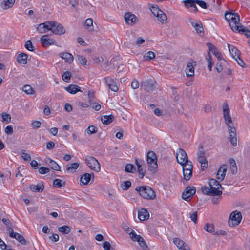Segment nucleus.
Here are the masks:
<instances>
[{
	"label": "nucleus",
	"instance_id": "f257e3e1",
	"mask_svg": "<svg viewBox=\"0 0 250 250\" xmlns=\"http://www.w3.org/2000/svg\"><path fill=\"white\" fill-rule=\"evenodd\" d=\"M139 195L144 199L153 200L156 198L155 191L150 187L147 186H143L137 187L135 189Z\"/></svg>",
	"mask_w": 250,
	"mask_h": 250
},
{
	"label": "nucleus",
	"instance_id": "f03ea898",
	"mask_svg": "<svg viewBox=\"0 0 250 250\" xmlns=\"http://www.w3.org/2000/svg\"><path fill=\"white\" fill-rule=\"evenodd\" d=\"M157 157L155 153L152 151L147 153V162L148 166V170L152 173L156 172L158 165L157 164Z\"/></svg>",
	"mask_w": 250,
	"mask_h": 250
},
{
	"label": "nucleus",
	"instance_id": "7ed1b4c3",
	"mask_svg": "<svg viewBox=\"0 0 250 250\" xmlns=\"http://www.w3.org/2000/svg\"><path fill=\"white\" fill-rule=\"evenodd\" d=\"M156 82L154 78H150L141 82V88L148 92H152L155 91L156 86Z\"/></svg>",
	"mask_w": 250,
	"mask_h": 250
},
{
	"label": "nucleus",
	"instance_id": "20e7f679",
	"mask_svg": "<svg viewBox=\"0 0 250 250\" xmlns=\"http://www.w3.org/2000/svg\"><path fill=\"white\" fill-rule=\"evenodd\" d=\"M85 161L87 166L91 170L97 172L100 171V164L95 158L91 156H86Z\"/></svg>",
	"mask_w": 250,
	"mask_h": 250
},
{
	"label": "nucleus",
	"instance_id": "39448f33",
	"mask_svg": "<svg viewBox=\"0 0 250 250\" xmlns=\"http://www.w3.org/2000/svg\"><path fill=\"white\" fill-rule=\"evenodd\" d=\"M242 219V214L237 210L231 213L229 220V225L230 227H234L238 225Z\"/></svg>",
	"mask_w": 250,
	"mask_h": 250
},
{
	"label": "nucleus",
	"instance_id": "423d86ee",
	"mask_svg": "<svg viewBox=\"0 0 250 250\" xmlns=\"http://www.w3.org/2000/svg\"><path fill=\"white\" fill-rule=\"evenodd\" d=\"M202 190L205 194L209 196H220L222 194V189L218 188V187L213 188L212 187L204 186L202 187Z\"/></svg>",
	"mask_w": 250,
	"mask_h": 250
},
{
	"label": "nucleus",
	"instance_id": "0eeeda50",
	"mask_svg": "<svg viewBox=\"0 0 250 250\" xmlns=\"http://www.w3.org/2000/svg\"><path fill=\"white\" fill-rule=\"evenodd\" d=\"M176 159L177 162L183 167H184L188 162V158L187 153L181 148L176 153Z\"/></svg>",
	"mask_w": 250,
	"mask_h": 250
},
{
	"label": "nucleus",
	"instance_id": "6e6552de",
	"mask_svg": "<svg viewBox=\"0 0 250 250\" xmlns=\"http://www.w3.org/2000/svg\"><path fill=\"white\" fill-rule=\"evenodd\" d=\"M7 230L8 231L9 235L11 238H15L22 245L27 244V242L25 239L24 237L22 235L20 234L19 233L14 232L11 227L9 226H7Z\"/></svg>",
	"mask_w": 250,
	"mask_h": 250
},
{
	"label": "nucleus",
	"instance_id": "1a4fd4ad",
	"mask_svg": "<svg viewBox=\"0 0 250 250\" xmlns=\"http://www.w3.org/2000/svg\"><path fill=\"white\" fill-rule=\"evenodd\" d=\"M51 23L50 31L54 34L62 35L65 33V30L62 24L55 21H51Z\"/></svg>",
	"mask_w": 250,
	"mask_h": 250
},
{
	"label": "nucleus",
	"instance_id": "9d476101",
	"mask_svg": "<svg viewBox=\"0 0 250 250\" xmlns=\"http://www.w3.org/2000/svg\"><path fill=\"white\" fill-rule=\"evenodd\" d=\"M124 19L126 23L130 26H133L139 22L137 17L131 12L125 13Z\"/></svg>",
	"mask_w": 250,
	"mask_h": 250
},
{
	"label": "nucleus",
	"instance_id": "9b49d317",
	"mask_svg": "<svg viewBox=\"0 0 250 250\" xmlns=\"http://www.w3.org/2000/svg\"><path fill=\"white\" fill-rule=\"evenodd\" d=\"M240 21L239 16L237 13H234L233 16L231 18L230 21H229V24L231 29L234 32L239 28L240 25H239Z\"/></svg>",
	"mask_w": 250,
	"mask_h": 250
},
{
	"label": "nucleus",
	"instance_id": "f8f14e48",
	"mask_svg": "<svg viewBox=\"0 0 250 250\" xmlns=\"http://www.w3.org/2000/svg\"><path fill=\"white\" fill-rule=\"evenodd\" d=\"M189 21L192 26L195 29L196 32L201 36H203L204 32L201 22L191 19L189 20Z\"/></svg>",
	"mask_w": 250,
	"mask_h": 250
},
{
	"label": "nucleus",
	"instance_id": "ddd939ff",
	"mask_svg": "<svg viewBox=\"0 0 250 250\" xmlns=\"http://www.w3.org/2000/svg\"><path fill=\"white\" fill-rule=\"evenodd\" d=\"M196 188L194 187H188L185 191L182 194V198L188 201L190 198L195 194Z\"/></svg>",
	"mask_w": 250,
	"mask_h": 250
},
{
	"label": "nucleus",
	"instance_id": "4468645a",
	"mask_svg": "<svg viewBox=\"0 0 250 250\" xmlns=\"http://www.w3.org/2000/svg\"><path fill=\"white\" fill-rule=\"evenodd\" d=\"M228 129L229 141L233 146H237L236 129L233 126H229Z\"/></svg>",
	"mask_w": 250,
	"mask_h": 250
},
{
	"label": "nucleus",
	"instance_id": "2eb2a0df",
	"mask_svg": "<svg viewBox=\"0 0 250 250\" xmlns=\"http://www.w3.org/2000/svg\"><path fill=\"white\" fill-rule=\"evenodd\" d=\"M104 82L108 85L109 88L112 91L117 92L119 88L116 82L110 77H106L104 79Z\"/></svg>",
	"mask_w": 250,
	"mask_h": 250
},
{
	"label": "nucleus",
	"instance_id": "dca6fc26",
	"mask_svg": "<svg viewBox=\"0 0 250 250\" xmlns=\"http://www.w3.org/2000/svg\"><path fill=\"white\" fill-rule=\"evenodd\" d=\"M51 21H48L44 23H40L37 27V30L40 33H44L47 31L50 30L51 26Z\"/></svg>",
	"mask_w": 250,
	"mask_h": 250
},
{
	"label": "nucleus",
	"instance_id": "f3484780",
	"mask_svg": "<svg viewBox=\"0 0 250 250\" xmlns=\"http://www.w3.org/2000/svg\"><path fill=\"white\" fill-rule=\"evenodd\" d=\"M47 35H43L40 38V42L42 44V45L44 47L49 46L52 44H54L56 43V41L50 38H46Z\"/></svg>",
	"mask_w": 250,
	"mask_h": 250
},
{
	"label": "nucleus",
	"instance_id": "a211bd4d",
	"mask_svg": "<svg viewBox=\"0 0 250 250\" xmlns=\"http://www.w3.org/2000/svg\"><path fill=\"white\" fill-rule=\"evenodd\" d=\"M149 214L145 208H142L138 212V217L140 221H144L149 218Z\"/></svg>",
	"mask_w": 250,
	"mask_h": 250
},
{
	"label": "nucleus",
	"instance_id": "6ab92c4d",
	"mask_svg": "<svg viewBox=\"0 0 250 250\" xmlns=\"http://www.w3.org/2000/svg\"><path fill=\"white\" fill-rule=\"evenodd\" d=\"M227 169V167L226 165H223L220 167L217 174L216 178L218 180H220L221 181H222L224 179L226 175Z\"/></svg>",
	"mask_w": 250,
	"mask_h": 250
},
{
	"label": "nucleus",
	"instance_id": "aec40b11",
	"mask_svg": "<svg viewBox=\"0 0 250 250\" xmlns=\"http://www.w3.org/2000/svg\"><path fill=\"white\" fill-rule=\"evenodd\" d=\"M229 50L231 54L232 58L235 59V58H239V56H240L241 52L235 46L233 45H231L229 44H228Z\"/></svg>",
	"mask_w": 250,
	"mask_h": 250
},
{
	"label": "nucleus",
	"instance_id": "412c9836",
	"mask_svg": "<svg viewBox=\"0 0 250 250\" xmlns=\"http://www.w3.org/2000/svg\"><path fill=\"white\" fill-rule=\"evenodd\" d=\"M185 71L187 77H192L194 76V67L192 62H189L188 63Z\"/></svg>",
	"mask_w": 250,
	"mask_h": 250
},
{
	"label": "nucleus",
	"instance_id": "4be33fe9",
	"mask_svg": "<svg viewBox=\"0 0 250 250\" xmlns=\"http://www.w3.org/2000/svg\"><path fill=\"white\" fill-rule=\"evenodd\" d=\"M15 0H3L0 4V7L4 10L11 8L14 5Z\"/></svg>",
	"mask_w": 250,
	"mask_h": 250
},
{
	"label": "nucleus",
	"instance_id": "5701e85b",
	"mask_svg": "<svg viewBox=\"0 0 250 250\" xmlns=\"http://www.w3.org/2000/svg\"><path fill=\"white\" fill-rule=\"evenodd\" d=\"M59 56L62 59L69 63H71L73 61V55L68 52H62L59 54Z\"/></svg>",
	"mask_w": 250,
	"mask_h": 250
},
{
	"label": "nucleus",
	"instance_id": "b1692460",
	"mask_svg": "<svg viewBox=\"0 0 250 250\" xmlns=\"http://www.w3.org/2000/svg\"><path fill=\"white\" fill-rule=\"evenodd\" d=\"M91 176L94 177V173H85L83 175L80 179L81 182L83 185H87L90 181Z\"/></svg>",
	"mask_w": 250,
	"mask_h": 250
},
{
	"label": "nucleus",
	"instance_id": "393cba45",
	"mask_svg": "<svg viewBox=\"0 0 250 250\" xmlns=\"http://www.w3.org/2000/svg\"><path fill=\"white\" fill-rule=\"evenodd\" d=\"M27 55L24 53H21L18 55L17 58V61L19 63L26 64L27 62Z\"/></svg>",
	"mask_w": 250,
	"mask_h": 250
},
{
	"label": "nucleus",
	"instance_id": "a878e982",
	"mask_svg": "<svg viewBox=\"0 0 250 250\" xmlns=\"http://www.w3.org/2000/svg\"><path fill=\"white\" fill-rule=\"evenodd\" d=\"M48 165L50 168L56 171H60V166L54 160L49 158L47 161Z\"/></svg>",
	"mask_w": 250,
	"mask_h": 250
},
{
	"label": "nucleus",
	"instance_id": "bb28decb",
	"mask_svg": "<svg viewBox=\"0 0 250 250\" xmlns=\"http://www.w3.org/2000/svg\"><path fill=\"white\" fill-rule=\"evenodd\" d=\"M65 89L68 92L72 94H74L77 92H81L80 88L75 85H70L68 87H65Z\"/></svg>",
	"mask_w": 250,
	"mask_h": 250
},
{
	"label": "nucleus",
	"instance_id": "cd10ccee",
	"mask_svg": "<svg viewBox=\"0 0 250 250\" xmlns=\"http://www.w3.org/2000/svg\"><path fill=\"white\" fill-rule=\"evenodd\" d=\"M44 188L42 184H39L37 185H31L30 188L34 192H42Z\"/></svg>",
	"mask_w": 250,
	"mask_h": 250
},
{
	"label": "nucleus",
	"instance_id": "c85d7f7f",
	"mask_svg": "<svg viewBox=\"0 0 250 250\" xmlns=\"http://www.w3.org/2000/svg\"><path fill=\"white\" fill-rule=\"evenodd\" d=\"M79 167V163H73L71 164H68L66 166V170L72 173H74Z\"/></svg>",
	"mask_w": 250,
	"mask_h": 250
},
{
	"label": "nucleus",
	"instance_id": "c756f323",
	"mask_svg": "<svg viewBox=\"0 0 250 250\" xmlns=\"http://www.w3.org/2000/svg\"><path fill=\"white\" fill-rule=\"evenodd\" d=\"M195 1V0H184L183 2H184V5L186 7H187V8L193 7L194 8V11L196 12L198 10V9L196 6L195 4V3H196Z\"/></svg>",
	"mask_w": 250,
	"mask_h": 250
},
{
	"label": "nucleus",
	"instance_id": "7c9ffc66",
	"mask_svg": "<svg viewBox=\"0 0 250 250\" xmlns=\"http://www.w3.org/2000/svg\"><path fill=\"white\" fill-rule=\"evenodd\" d=\"M197 160L201 164L202 170H204L208 167V160L205 156L197 158Z\"/></svg>",
	"mask_w": 250,
	"mask_h": 250
},
{
	"label": "nucleus",
	"instance_id": "2f4dec72",
	"mask_svg": "<svg viewBox=\"0 0 250 250\" xmlns=\"http://www.w3.org/2000/svg\"><path fill=\"white\" fill-rule=\"evenodd\" d=\"M230 169L233 174H236L237 172V167L235 161L233 158L229 159Z\"/></svg>",
	"mask_w": 250,
	"mask_h": 250
},
{
	"label": "nucleus",
	"instance_id": "473e14b6",
	"mask_svg": "<svg viewBox=\"0 0 250 250\" xmlns=\"http://www.w3.org/2000/svg\"><path fill=\"white\" fill-rule=\"evenodd\" d=\"M114 119V116L111 115H104L101 117V121L103 124L107 125L111 123Z\"/></svg>",
	"mask_w": 250,
	"mask_h": 250
},
{
	"label": "nucleus",
	"instance_id": "72a5a7b5",
	"mask_svg": "<svg viewBox=\"0 0 250 250\" xmlns=\"http://www.w3.org/2000/svg\"><path fill=\"white\" fill-rule=\"evenodd\" d=\"M206 60L208 62V68L210 71L212 70V66L214 64V62L209 52L206 56Z\"/></svg>",
	"mask_w": 250,
	"mask_h": 250
},
{
	"label": "nucleus",
	"instance_id": "f704fd0d",
	"mask_svg": "<svg viewBox=\"0 0 250 250\" xmlns=\"http://www.w3.org/2000/svg\"><path fill=\"white\" fill-rule=\"evenodd\" d=\"M173 243L179 249H182L185 245H188L183 240L177 238L173 239Z\"/></svg>",
	"mask_w": 250,
	"mask_h": 250
},
{
	"label": "nucleus",
	"instance_id": "c9c22d12",
	"mask_svg": "<svg viewBox=\"0 0 250 250\" xmlns=\"http://www.w3.org/2000/svg\"><path fill=\"white\" fill-rule=\"evenodd\" d=\"M85 28L89 31L93 30V20L91 18L87 19L85 21Z\"/></svg>",
	"mask_w": 250,
	"mask_h": 250
},
{
	"label": "nucleus",
	"instance_id": "e433bc0d",
	"mask_svg": "<svg viewBox=\"0 0 250 250\" xmlns=\"http://www.w3.org/2000/svg\"><path fill=\"white\" fill-rule=\"evenodd\" d=\"M155 57V53L152 51H148L146 54H145L144 56V60L146 61H148L151 60L153 59Z\"/></svg>",
	"mask_w": 250,
	"mask_h": 250
},
{
	"label": "nucleus",
	"instance_id": "4c0bfd02",
	"mask_svg": "<svg viewBox=\"0 0 250 250\" xmlns=\"http://www.w3.org/2000/svg\"><path fill=\"white\" fill-rule=\"evenodd\" d=\"M65 185V182H63L62 180L56 179L53 181V186L56 188H61Z\"/></svg>",
	"mask_w": 250,
	"mask_h": 250
},
{
	"label": "nucleus",
	"instance_id": "58836bf2",
	"mask_svg": "<svg viewBox=\"0 0 250 250\" xmlns=\"http://www.w3.org/2000/svg\"><path fill=\"white\" fill-rule=\"evenodd\" d=\"M58 230L63 234H66L70 232L71 229L68 226L64 225L59 227Z\"/></svg>",
	"mask_w": 250,
	"mask_h": 250
},
{
	"label": "nucleus",
	"instance_id": "ea45409f",
	"mask_svg": "<svg viewBox=\"0 0 250 250\" xmlns=\"http://www.w3.org/2000/svg\"><path fill=\"white\" fill-rule=\"evenodd\" d=\"M23 91L27 94H34L35 93L34 89L29 85H25L22 87Z\"/></svg>",
	"mask_w": 250,
	"mask_h": 250
},
{
	"label": "nucleus",
	"instance_id": "a19ab883",
	"mask_svg": "<svg viewBox=\"0 0 250 250\" xmlns=\"http://www.w3.org/2000/svg\"><path fill=\"white\" fill-rule=\"evenodd\" d=\"M240 29H238L236 30L238 32L240 33H244L245 35L247 37H250V31L247 29L246 27H244V26L240 25L239 27Z\"/></svg>",
	"mask_w": 250,
	"mask_h": 250
},
{
	"label": "nucleus",
	"instance_id": "79ce46f5",
	"mask_svg": "<svg viewBox=\"0 0 250 250\" xmlns=\"http://www.w3.org/2000/svg\"><path fill=\"white\" fill-rule=\"evenodd\" d=\"M208 184L209 187H212L213 188H217L218 187V188H220V189H223V188L220 183L214 179H210Z\"/></svg>",
	"mask_w": 250,
	"mask_h": 250
},
{
	"label": "nucleus",
	"instance_id": "37998d69",
	"mask_svg": "<svg viewBox=\"0 0 250 250\" xmlns=\"http://www.w3.org/2000/svg\"><path fill=\"white\" fill-rule=\"evenodd\" d=\"M222 108L224 118H226L227 116L230 115V110L227 103H223Z\"/></svg>",
	"mask_w": 250,
	"mask_h": 250
},
{
	"label": "nucleus",
	"instance_id": "c03bdc74",
	"mask_svg": "<svg viewBox=\"0 0 250 250\" xmlns=\"http://www.w3.org/2000/svg\"><path fill=\"white\" fill-rule=\"evenodd\" d=\"M138 171L139 174L141 175L140 178L142 179L144 176L146 171V166L145 165H144L141 166L137 167Z\"/></svg>",
	"mask_w": 250,
	"mask_h": 250
},
{
	"label": "nucleus",
	"instance_id": "a18cd8bd",
	"mask_svg": "<svg viewBox=\"0 0 250 250\" xmlns=\"http://www.w3.org/2000/svg\"><path fill=\"white\" fill-rule=\"evenodd\" d=\"M206 231L208 232H213L214 231V226L213 224L206 223L204 227Z\"/></svg>",
	"mask_w": 250,
	"mask_h": 250
},
{
	"label": "nucleus",
	"instance_id": "49530a36",
	"mask_svg": "<svg viewBox=\"0 0 250 250\" xmlns=\"http://www.w3.org/2000/svg\"><path fill=\"white\" fill-rule=\"evenodd\" d=\"M183 176L186 180H189L192 174V171L183 169Z\"/></svg>",
	"mask_w": 250,
	"mask_h": 250
},
{
	"label": "nucleus",
	"instance_id": "de8ad7c7",
	"mask_svg": "<svg viewBox=\"0 0 250 250\" xmlns=\"http://www.w3.org/2000/svg\"><path fill=\"white\" fill-rule=\"evenodd\" d=\"M98 131V128L94 125H90L87 128V132L88 135L96 133Z\"/></svg>",
	"mask_w": 250,
	"mask_h": 250
},
{
	"label": "nucleus",
	"instance_id": "09e8293b",
	"mask_svg": "<svg viewBox=\"0 0 250 250\" xmlns=\"http://www.w3.org/2000/svg\"><path fill=\"white\" fill-rule=\"evenodd\" d=\"M25 47L30 51H34L35 49L30 40H28L25 44Z\"/></svg>",
	"mask_w": 250,
	"mask_h": 250
},
{
	"label": "nucleus",
	"instance_id": "8fccbe9b",
	"mask_svg": "<svg viewBox=\"0 0 250 250\" xmlns=\"http://www.w3.org/2000/svg\"><path fill=\"white\" fill-rule=\"evenodd\" d=\"M130 237L133 241L137 242H138V241L142 238L140 235H137L134 230H131Z\"/></svg>",
	"mask_w": 250,
	"mask_h": 250
},
{
	"label": "nucleus",
	"instance_id": "3c124183",
	"mask_svg": "<svg viewBox=\"0 0 250 250\" xmlns=\"http://www.w3.org/2000/svg\"><path fill=\"white\" fill-rule=\"evenodd\" d=\"M158 20L161 22L164 23V21H166L167 19V17L163 11L160 12L159 15L157 16Z\"/></svg>",
	"mask_w": 250,
	"mask_h": 250
},
{
	"label": "nucleus",
	"instance_id": "603ef678",
	"mask_svg": "<svg viewBox=\"0 0 250 250\" xmlns=\"http://www.w3.org/2000/svg\"><path fill=\"white\" fill-rule=\"evenodd\" d=\"M150 9L151 10V11L152 12V14L155 16H157L158 15H159V14L160 13V12H161L162 10H160L159 9V8L157 6H152L150 8Z\"/></svg>",
	"mask_w": 250,
	"mask_h": 250
},
{
	"label": "nucleus",
	"instance_id": "864d4df0",
	"mask_svg": "<svg viewBox=\"0 0 250 250\" xmlns=\"http://www.w3.org/2000/svg\"><path fill=\"white\" fill-rule=\"evenodd\" d=\"M71 77V73L69 71H66L62 75V79L65 82H68L70 80Z\"/></svg>",
	"mask_w": 250,
	"mask_h": 250
},
{
	"label": "nucleus",
	"instance_id": "5fc2aeb1",
	"mask_svg": "<svg viewBox=\"0 0 250 250\" xmlns=\"http://www.w3.org/2000/svg\"><path fill=\"white\" fill-rule=\"evenodd\" d=\"M131 183L129 181L124 182L121 185V188L123 190H127L131 186Z\"/></svg>",
	"mask_w": 250,
	"mask_h": 250
},
{
	"label": "nucleus",
	"instance_id": "6e6d98bb",
	"mask_svg": "<svg viewBox=\"0 0 250 250\" xmlns=\"http://www.w3.org/2000/svg\"><path fill=\"white\" fill-rule=\"evenodd\" d=\"M138 242L144 250H148V247L142 237L138 241Z\"/></svg>",
	"mask_w": 250,
	"mask_h": 250
},
{
	"label": "nucleus",
	"instance_id": "4d7b16f0",
	"mask_svg": "<svg viewBox=\"0 0 250 250\" xmlns=\"http://www.w3.org/2000/svg\"><path fill=\"white\" fill-rule=\"evenodd\" d=\"M135 170V167L132 164H127L125 167V171L127 172H132L133 170Z\"/></svg>",
	"mask_w": 250,
	"mask_h": 250
},
{
	"label": "nucleus",
	"instance_id": "13d9d810",
	"mask_svg": "<svg viewBox=\"0 0 250 250\" xmlns=\"http://www.w3.org/2000/svg\"><path fill=\"white\" fill-rule=\"evenodd\" d=\"M25 150H21V157L25 161H30L31 160V156L25 152Z\"/></svg>",
	"mask_w": 250,
	"mask_h": 250
},
{
	"label": "nucleus",
	"instance_id": "bf43d9fd",
	"mask_svg": "<svg viewBox=\"0 0 250 250\" xmlns=\"http://www.w3.org/2000/svg\"><path fill=\"white\" fill-rule=\"evenodd\" d=\"M190 219L194 223H196L197 221V212L194 211L189 214Z\"/></svg>",
	"mask_w": 250,
	"mask_h": 250
},
{
	"label": "nucleus",
	"instance_id": "052dcab7",
	"mask_svg": "<svg viewBox=\"0 0 250 250\" xmlns=\"http://www.w3.org/2000/svg\"><path fill=\"white\" fill-rule=\"evenodd\" d=\"M88 101L89 103H92L93 100L95 98V92L91 90L89 91L88 92Z\"/></svg>",
	"mask_w": 250,
	"mask_h": 250
},
{
	"label": "nucleus",
	"instance_id": "680f3d73",
	"mask_svg": "<svg viewBox=\"0 0 250 250\" xmlns=\"http://www.w3.org/2000/svg\"><path fill=\"white\" fill-rule=\"evenodd\" d=\"M2 118L3 121H6L7 123L10 122L11 120V116L10 114L5 112H3L1 114Z\"/></svg>",
	"mask_w": 250,
	"mask_h": 250
},
{
	"label": "nucleus",
	"instance_id": "e2e57ef3",
	"mask_svg": "<svg viewBox=\"0 0 250 250\" xmlns=\"http://www.w3.org/2000/svg\"><path fill=\"white\" fill-rule=\"evenodd\" d=\"M50 171V169L47 167H42L39 168V172L41 174H45L48 173Z\"/></svg>",
	"mask_w": 250,
	"mask_h": 250
},
{
	"label": "nucleus",
	"instance_id": "0e129e2a",
	"mask_svg": "<svg viewBox=\"0 0 250 250\" xmlns=\"http://www.w3.org/2000/svg\"><path fill=\"white\" fill-rule=\"evenodd\" d=\"M78 61L82 65H85L87 63V60L82 56L77 55Z\"/></svg>",
	"mask_w": 250,
	"mask_h": 250
},
{
	"label": "nucleus",
	"instance_id": "69168bd1",
	"mask_svg": "<svg viewBox=\"0 0 250 250\" xmlns=\"http://www.w3.org/2000/svg\"><path fill=\"white\" fill-rule=\"evenodd\" d=\"M196 3L198 4L202 8L207 9L208 8V5L207 3L203 0H195Z\"/></svg>",
	"mask_w": 250,
	"mask_h": 250
},
{
	"label": "nucleus",
	"instance_id": "338daca9",
	"mask_svg": "<svg viewBox=\"0 0 250 250\" xmlns=\"http://www.w3.org/2000/svg\"><path fill=\"white\" fill-rule=\"evenodd\" d=\"M41 125V123L39 121H34L31 124V126L33 129L39 128Z\"/></svg>",
	"mask_w": 250,
	"mask_h": 250
},
{
	"label": "nucleus",
	"instance_id": "774afa93",
	"mask_svg": "<svg viewBox=\"0 0 250 250\" xmlns=\"http://www.w3.org/2000/svg\"><path fill=\"white\" fill-rule=\"evenodd\" d=\"M192 168H193V166L192 164V162H190V161L189 162L188 161V163L186 164L184 167H183V170L186 169L188 170L192 171Z\"/></svg>",
	"mask_w": 250,
	"mask_h": 250
}]
</instances>
